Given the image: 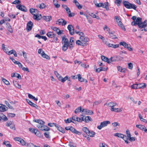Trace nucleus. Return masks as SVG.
<instances>
[{"mask_svg":"<svg viewBox=\"0 0 147 147\" xmlns=\"http://www.w3.org/2000/svg\"><path fill=\"white\" fill-rule=\"evenodd\" d=\"M65 129L67 130H69L71 132L76 134L80 135L81 134V132L77 131L74 128L71 126L66 127H65Z\"/></svg>","mask_w":147,"mask_h":147,"instance_id":"obj_4","label":"nucleus"},{"mask_svg":"<svg viewBox=\"0 0 147 147\" xmlns=\"http://www.w3.org/2000/svg\"><path fill=\"white\" fill-rule=\"evenodd\" d=\"M121 57L120 56L113 57L110 58L111 62L118 61L121 60Z\"/></svg>","mask_w":147,"mask_h":147,"instance_id":"obj_20","label":"nucleus"},{"mask_svg":"<svg viewBox=\"0 0 147 147\" xmlns=\"http://www.w3.org/2000/svg\"><path fill=\"white\" fill-rule=\"evenodd\" d=\"M30 13H33L34 12L37 13L36 14H34L33 18L34 20L39 21L42 18L41 14L39 13V11L37 9L31 8L30 9Z\"/></svg>","mask_w":147,"mask_h":147,"instance_id":"obj_2","label":"nucleus"},{"mask_svg":"<svg viewBox=\"0 0 147 147\" xmlns=\"http://www.w3.org/2000/svg\"><path fill=\"white\" fill-rule=\"evenodd\" d=\"M3 144L5 145L7 147H11V145L10 144L9 142L8 141H4Z\"/></svg>","mask_w":147,"mask_h":147,"instance_id":"obj_45","label":"nucleus"},{"mask_svg":"<svg viewBox=\"0 0 147 147\" xmlns=\"http://www.w3.org/2000/svg\"><path fill=\"white\" fill-rule=\"evenodd\" d=\"M77 76L79 80L81 82H87V80L83 78H82L80 74H78L77 75Z\"/></svg>","mask_w":147,"mask_h":147,"instance_id":"obj_35","label":"nucleus"},{"mask_svg":"<svg viewBox=\"0 0 147 147\" xmlns=\"http://www.w3.org/2000/svg\"><path fill=\"white\" fill-rule=\"evenodd\" d=\"M27 146H28V147H35L36 145H34L32 143H30L28 144Z\"/></svg>","mask_w":147,"mask_h":147,"instance_id":"obj_64","label":"nucleus"},{"mask_svg":"<svg viewBox=\"0 0 147 147\" xmlns=\"http://www.w3.org/2000/svg\"><path fill=\"white\" fill-rule=\"evenodd\" d=\"M65 6L66 7L65 8V9L66 10L68 17H74L75 16V13L73 12L71 13L70 9L66 5H65Z\"/></svg>","mask_w":147,"mask_h":147,"instance_id":"obj_11","label":"nucleus"},{"mask_svg":"<svg viewBox=\"0 0 147 147\" xmlns=\"http://www.w3.org/2000/svg\"><path fill=\"white\" fill-rule=\"evenodd\" d=\"M46 35L49 38L51 39L50 40L51 42H57L58 40L57 37L56 36L55 34L53 32H49L47 33Z\"/></svg>","mask_w":147,"mask_h":147,"instance_id":"obj_3","label":"nucleus"},{"mask_svg":"<svg viewBox=\"0 0 147 147\" xmlns=\"http://www.w3.org/2000/svg\"><path fill=\"white\" fill-rule=\"evenodd\" d=\"M114 135L115 136H117L122 138H124L125 136V137H126V136L118 133L115 134Z\"/></svg>","mask_w":147,"mask_h":147,"instance_id":"obj_36","label":"nucleus"},{"mask_svg":"<svg viewBox=\"0 0 147 147\" xmlns=\"http://www.w3.org/2000/svg\"><path fill=\"white\" fill-rule=\"evenodd\" d=\"M26 100L29 105L33 107H34L36 109H38V106L36 104L33 103L30 100L28 99H26Z\"/></svg>","mask_w":147,"mask_h":147,"instance_id":"obj_22","label":"nucleus"},{"mask_svg":"<svg viewBox=\"0 0 147 147\" xmlns=\"http://www.w3.org/2000/svg\"><path fill=\"white\" fill-rule=\"evenodd\" d=\"M138 88L143 89L146 87V84L144 83L138 84Z\"/></svg>","mask_w":147,"mask_h":147,"instance_id":"obj_32","label":"nucleus"},{"mask_svg":"<svg viewBox=\"0 0 147 147\" xmlns=\"http://www.w3.org/2000/svg\"><path fill=\"white\" fill-rule=\"evenodd\" d=\"M29 131L32 133H34L38 136H40L41 134L40 131L38 130L37 129L32 128H30L29 129Z\"/></svg>","mask_w":147,"mask_h":147,"instance_id":"obj_10","label":"nucleus"},{"mask_svg":"<svg viewBox=\"0 0 147 147\" xmlns=\"http://www.w3.org/2000/svg\"><path fill=\"white\" fill-rule=\"evenodd\" d=\"M57 24L59 25H64V20L63 19H59L56 22Z\"/></svg>","mask_w":147,"mask_h":147,"instance_id":"obj_29","label":"nucleus"},{"mask_svg":"<svg viewBox=\"0 0 147 147\" xmlns=\"http://www.w3.org/2000/svg\"><path fill=\"white\" fill-rule=\"evenodd\" d=\"M11 122H7V123L6 124V126H10V128H11L12 129H15V127L14 126L12 127H11V125H12V124H11Z\"/></svg>","mask_w":147,"mask_h":147,"instance_id":"obj_53","label":"nucleus"},{"mask_svg":"<svg viewBox=\"0 0 147 147\" xmlns=\"http://www.w3.org/2000/svg\"><path fill=\"white\" fill-rule=\"evenodd\" d=\"M53 3L55 7L57 8H59L60 7V5L59 4L57 0H53Z\"/></svg>","mask_w":147,"mask_h":147,"instance_id":"obj_39","label":"nucleus"},{"mask_svg":"<svg viewBox=\"0 0 147 147\" xmlns=\"http://www.w3.org/2000/svg\"><path fill=\"white\" fill-rule=\"evenodd\" d=\"M66 80H67L69 81V82L68 84L69 85H70L71 84L70 82V78H68L67 76H66L65 77V81Z\"/></svg>","mask_w":147,"mask_h":147,"instance_id":"obj_60","label":"nucleus"},{"mask_svg":"<svg viewBox=\"0 0 147 147\" xmlns=\"http://www.w3.org/2000/svg\"><path fill=\"white\" fill-rule=\"evenodd\" d=\"M110 123V122L109 121H106L102 122L100 123V125L97 127V128L99 129H101L102 127H105L108 124Z\"/></svg>","mask_w":147,"mask_h":147,"instance_id":"obj_9","label":"nucleus"},{"mask_svg":"<svg viewBox=\"0 0 147 147\" xmlns=\"http://www.w3.org/2000/svg\"><path fill=\"white\" fill-rule=\"evenodd\" d=\"M43 19L47 21H49L52 20V17L51 16H44Z\"/></svg>","mask_w":147,"mask_h":147,"instance_id":"obj_42","label":"nucleus"},{"mask_svg":"<svg viewBox=\"0 0 147 147\" xmlns=\"http://www.w3.org/2000/svg\"><path fill=\"white\" fill-rule=\"evenodd\" d=\"M82 110L81 107H79L77 109H76L75 111L74 112L76 114L78 113L79 112L82 111Z\"/></svg>","mask_w":147,"mask_h":147,"instance_id":"obj_52","label":"nucleus"},{"mask_svg":"<svg viewBox=\"0 0 147 147\" xmlns=\"http://www.w3.org/2000/svg\"><path fill=\"white\" fill-rule=\"evenodd\" d=\"M107 69V68H106L105 67H100L98 68V69H97L96 70V72H99L102 71H106Z\"/></svg>","mask_w":147,"mask_h":147,"instance_id":"obj_40","label":"nucleus"},{"mask_svg":"<svg viewBox=\"0 0 147 147\" xmlns=\"http://www.w3.org/2000/svg\"><path fill=\"white\" fill-rule=\"evenodd\" d=\"M2 49L3 50V51L6 53H7L8 51V49L5 47V45L4 44H3L2 45Z\"/></svg>","mask_w":147,"mask_h":147,"instance_id":"obj_47","label":"nucleus"},{"mask_svg":"<svg viewBox=\"0 0 147 147\" xmlns=\"http://www.w3.org/2000/svg\"><path fill=\"white\" fill-rule=\"evenodd\" d=\"M74 45L69 42L68 43V44H67V45H66L65 48V51L67 49L68 47L69 48V49L71 50L74 47Z\"/></svg>","mask_w":147,"mask_h":147,"instance_id":"obj_31","label":"nucleus"},{"mask_svg":"<svg viewBox=\"0 0 147 147\" xmlns=\"http://www.w3.org/2000/svg\"><path fill=\"white\" fill-rule=\"evenodd\" d=\"M76 43L78 45H80L83 47H84L85 45H86V43L85 42H83L81 40H77L76 41Z\"/></svg>","mask_w":147,"mask_h":147,"instance_id":"obj_26","label":"nucleus"},{"mask_svg":"<svg viewBox=\"0 0 147 147\" xmlns=\"http://www.w3.org/2000/svg\"><path fill=\"white\" fill-rule=\"evenodd\" d=\"M117 68L118 70L121 72L125 73L126 71V68H122V67L120 66H118L117 67Z\"/></svg>","mask_w":147,"mask_h":147,"instance_id":"obj_33","label":"nucleus"},{"mask_svg":"<svg viewBox=\"0 0 147 147\" xmlns=\"http://www.w3.org/2000/svg\"><path fill=\"white\" fill-rule=\"evenodd\" d=\"M82 112H83L84 113L87 115H92L93 113V112L90 110H88L86 109H83L82 111Z\"/></svg>","mask_w":147,"mask_h":147,"instance_id":"obj_19","label":"nucleus"},{"mask_svg":"<svg viewBox=\"0 0 147 147\" xmlns=\"http://www.w3.org/2000/svg\"><path fill=\"white\" fill-rule=\"evenodd\" d=\"M8 119L6 116L3 113L0 114V122L7 121Z\"/></svg>","mask_w":147,"mask_h":147,"instance_id":"obj_18","label":"nucleus"},{"mask_svg":"<svg viewBox=\"0 0 147 147\" xmlns=\"http://www.w3.org/2000/svg\"><path fill=\"white\" fill-rule=\"evenodd\" d=\"M95 134V133L94 131H89V132H88V134L87 135L90 137H94Z\"/></svg>","mask_w":147,"mask_h":147,"instance_id":"obj_41","label":"nucleus"},{"mask_svg":"<svg viewBox=\"0 0 147 147\" xmlns=\"http://www.w3.org/2000/svg\"><path fill=\"white\" fill-rule=\"evenodd\" d=\"M45 136L48 139L50 138L51 136L49 135V132H45L44 134Z\"/></svg>","mask_w":147,"mask_h":147,"instance_id":"obj_54","label":"nucleus"},{"mask_svg":"<svg viewBox=\"0 0 147 147\" xmlns=\"http://www.w3.org/2000/svg\"><path fill=\"white\" fill-rule=\"evenodd\" d=\"M108 3V2H106L104 3H102V6L101 7H102L103 8H105L107 10H108L109 9Z\"/></svg>","mask_w":147,"mask_h":147,"instance_id":"obj_34","label":"nucleus"},{"mask_svg":"<svg viewBox=\"0 0 147 147\" xmlns=\"http://www.w3.org/2000/svg\"><path fill=\"white\" fill-rule=\"evenodd\" d=\"M37 127L41 130L48 131L49 130V128L48 127L44 125L43 124H38Z\"/></svg>","mask_w":147,"mask_h":147,"instance_id":"obj_6","label":"nucleus"},{"mask_svg":"<svg viewBox=\"0 0 147 147\" xmlns=\"http://www.w3.org/2000/svg\"><path fill=\"white\" fill-rule=\"evenodd\" d=\"M80 39L83 42H88L89 40V39L87 37L85 36L84 35L83 36H80Z\"/></svg>","mask_w":147,"mask_h":147,"instance_id":"obj_21","label":"nucleus"},{"mask_svg":"<svg viewBox=\"0 0 147 147\" xmlns=\"http://www.w3.org/2000/svg\"><path fill=\"white\" fill-rule=\"evenodd\" d=\"M131 3L128 1H123V4L124 6L127 8L128 9H130V5Z\"/></svg>","mask_w":147,"mask_h":147,"instance_id":"obj_17","label":"nucleus"},{"mask_svg":"<svg viewBox=\"0 0 147 147\" xmlns=\"http://www.w3.org/2000/svg\"><path fill=\"white\" fill-rule=\"evenodd\" d=\"M102 60L105 62H107L108 63H111L110 59H108L107 57L104 56L102 55L101 57Z\"/></svg>","mask_w":147,"mask_h":147,"instance_id":"obj_23","label":"nucleus"},{"mask_svg":"<svg viewBox=\"0 0 147 147\" xmlns=\"http://www.w3.org/2000/svg\"><path fill=\"white\" fill-rule=\"evenodd\" d=\"M136 126L137 127L142 130L144 131L145 128H146V127L144 126L140 125H136Z\"/></svg>","mask_w":147,"mask_h":147,"instance_id":"obj_43","label":"nucleus"},{"mask_svg":"<svg viewBox=\"0 0 147 147\" xmlns=\"http://www.w3.org/2000/svg\"><path fill=\"white\" fill-rule=\"evenodd\" d=\"M109 37L110 38H111L112 39H117V38L116 36L115 35H111V34L110 35H109Z\"/></svg>","mask_w":147,"mask_h":147,"instance_id":"obj_58","label":"nucleus"},{"mask_svg":"<svg viewBox=\"0 0 147 147\" xmlns=\"http://www.w3.org/2000/svg\"><path fill=\"white\" fill-rule=\"evenodd\" d=\"M13 83L15 86L16 87V88H18V89H20L21 88V86L19 84L18 82L16 81H13Z\"/></svg>","mask_w":147,"mask_h":147,"instance_id":"obj_37","label":"nucleus"},{"mask_svg":"<svg viewBox=\"0 0 147 147\" xmlns=\"http://www.w3.org/2000/svg\"><path fill=\"white\" fill-rule=\"evenodd\" d=\"M38 53L39 54H40L42 57L43 58L48 60L50 59V57L48 55L45 53L44 51L41 49H40L38 50Z\"/></svg>","mask_w":147,"mask_h":147,"instance_id":"obj_5","label":"nucleus"},{"mask_svg":"<svg viewBox=\"0 0 147 147\" xmlns=\"http://www.w3.org/2000/svg\"><path fill=\"white\" fill-rule=\"evenodd\" d=\"M33 121L34 122L39 123V124H44V122L43 121L39 119H35L33 120Z\"/></svg>","mask_w":147,"mask_h":147,"instance_id":"obj_50","label":"nucleus"},{"mask_svg":"<svg viewBox=\"0 0 147 147\" xmlns=\"http://www.w3.org/2000/svg\"><path fill=\"white\" fill-rule=\"evenodd\" d=\"M7 107L5 105L0 104V111L3 112L6 111L7 110Z\"/></svg>","mask_w":147,"mask_h":147,"instance_id":"obj_28","label":"nucleus"},{"mask_svg":"<svg viewBox=\"0 0 147 147\" xmlns=\"http://www.w3.org/2000/svg\"><path fill=\"white\" fill-rule=\"evenodd\" d=\"M36 7L38 8L41 9L45 8L47 7V5L44 3H41L40 4L37 5Z\"/></svg>","mask_w":147,"mask_h":147,"instance_id":"obj_27","label":"nucleus"},{"mask_svg":"<svg viewBox=\"0 0 147 147\" xmlns=\"http://www.w3.org/2000/svg\"><path fill=\"white\" fill-rule=\"evenodd\" d=\"M11 77H16L19 79H21L22 78L21 75L19 74L13 73L11 74Z\"/></svg>","mask_w":147,"mask_h":147,"instance_id":"obj_24","label":"nucleus"},{"mask_svg":"<svg viewBox=\"0 0 147 147\" xmlns=\"http://www.w3.org/2000/svg\"><path fill=\"white\" fill-rule=\"evenodd\" d=\"M119 44L123 46L124 48L127 49L129 51H133V49L131 47L130 44H128L125 42H121Z\"/></svg>","mask_w":147,"mask_h":147,"instance_id":"obj_7","label":"nucleus"},{"mask_svg":"<svg viewBox=\"0 0 147 147\" xmlns=\"http://www.w3.org/2000/svg\"><path fill=\"white\" fill-rule=\"evenodd\" d=\"M16 8L19 10L24 11L26 12L27 11V9L24 6L21 4H19L16 6Z\"/></svg>","mask_w":147,"mask_h":147,"instance_id":"obj_13","label":"nucleus"},{"mask_svg":"<svg viewBox=\"0 0 147 147\" xmlns=\"http://www.w3.org/2000/svg\"><path fill=\"white\" fill-rule=\"evenodd\" d=\"M121 2L122 1L121 0H115V3L118 6H119L120 5Z\"/></svg>","mask_w":147,"mask_h":147,"instance_id":"obj_62","label":"nucleus"},{"mask_svg":"<svg viewBox=\"0 0 147 147\" xmlns=\"http://www.w3.org/2000/svg\"><path fill=\"white\" fill-rule=\"evenodd\" d=\"M117 22V24L124 31L125 30V28L124 27V26L123 25L122 22L120 21H119L118 20H116Z\"/></svg>","mask_w":147,"mask_h":147,"instance_id":"obj_30","label":"nucleus"},{"mask_svg":"<svg viewBox=\"0 0 147 147\" xmlns=\"http://www.w3.org/2000/svg\"><path fill=\"white\" fill-rule=\"evenodd\" d=\"M67 28L69 31L70 34L71 35H73L75 32L74 27L71 25H69L67 26Z\"/></svg>","mask_w":147,"mask_h":147,"instance_id":"obj_14","label":"nucleus"},{"mask_svg":"<svg viewBox=\"0 0 147 147\" xmlns=\"http://www.w3.org/2000/svg\"><path fill=\"white\" fill-rule=\"evenodd\" d=\"M2 81L6 85H9L10 84L9 82L7 80L5 79L4 78H2Z\"/></svg>","mask_w":147,"mask_h":147,"instance_id":"obj_48","label":"nucleus"},{"mask_svg":"<svg viewBox=\"0 0 147 147\" xmlns=\"http://www.w3.org/2000/svg\"><path fill=\"white\" fill-rule=\"evenodd\" d=\"M138 84H134L131 85V89H137L138 88Z\"/></svg>","mask_w":147,"mask_h":147,"instance_id":"obj_55","label":"nucleus"},{"mask_svg":"<svg viewBox=\"0 0 147 147\" xmlns=\"http://www.w3.org/2000/svg\"><path fill=\"white\" fill-rule=\"evenodd\" d=\"M15 140L19 142L23 146H27L28 143H27L23 139L19 137H16L14 138Z\"/></svg>","mask_w":147,"mask_h":147,"instance_id":"obj_8","label":"nucleus"},{"mask_svg":"<svg viewBox=\"0 0 147 147\" xmlns=\"http://www.w3.org/2000/svg\"><path fill=\"white\" fill-rule=\"evenodd\" d=\"M72 119L75 121H77V119H78V117L76 115H75L72 117Z\"/></svg>","mask_w":147,"mask_h":147,"instance_id":"obj_61","label":"nucleus"},{"mask_svg":"<svg viewBox=\"0 0 147 147\" xmlns=\"http://www.w3.org/2000/svg\"><path fill=\"white\" fill-rule=\"evenodd\" d=\"M131 19L134 21H135L139 28L142 29L146 27L147 25V20H146L144 22H142V18L140 17H137L136 16H133Z\"/></svg>","mask_w":147,"mask_h":147,"instance_id":"obj_1","label":"nucleus"},{"mask_svg":"<svg viewBox=\"0 0 147 147\" xmlns=\"http://www.w3.org/2000/svg\"><path fill=\"white\" fill-rule=\"evenodd\" d=\"M83 131L85 133L87 134H88V132H89V130L86 127H84L82 128Z\"/></svg>","mask_w":147,"mask_h":147,"instance_id":"obj_51","label":"nucleus"},{"mask_svg":"<svg viewBox=\"0 0 147 147\" xmlns=\"http://www.w3.org/2000/svg\"><path fill=\"white\" fill-rule=\"evenodd\" d=\"M137 7V6L135 4L131 3V5H130V9H134L136 10Z\"/></svg>","mask_w":147,"mask_h":147,"instance_id":"obj_56","label":"nucleus"},{"mask_svg":"<svg viewBox=\"0 0 147 147\" xmlns=\"http://www.w3.org/2000/svg\"><path fill=\"white\" fill-rule=\"evenodd\" d=\"M73 2L75 3L76 5L79 9H82V6L80 5L79 3L76 0H74Z\"/></svg>","mask_w":147,"mask_h":147,"instance_id":"obj_44","label":"nucleus"},{"mask_svg":"<svg viewBox=\"0 0 147 147\" xmlns=\"http://www.w3.org/2000/svg\"><path fill=\"white\" fill-rule=\"evenodd\" d=\"M54 73L60 81L63 82H64V78H63L62 76H61L60 75L57 71H55Z\"/></svg>","mask_w":147,"mask_h":147,"instance_id":"obj_15","label":"nucleus"},{"mask_svg":"<svg viewBox=\"0 0 147 147\" xmlns=\"http://www.w3.org/2000/svg\"><path fill=\"white\" fill-rule=\"evenodd\" d=\"M101 100L96 101L94 102L93 104V106H94L95 105H98L99 104L101 103Z\"/></svg>","mask_w":147,"mask_h":147,"instance_id":"obj_59","label":"nucleus"},{"mask_svg":"<svg viewBox=\"0 0 147 147\" xmlns=\"http://www.w3.org/2000/svg\"><path fill=\"white\" fill-rule=\"evenodd\" d=\"M51 28L53 31H55L58 35L61 34L63 33V30H60L59 28L57 27H51Z\"/></svg>","mask_w":147,"mask_h":147,"instance_id":"obj_16","label":"nucleus"},{"mask_svg":"<svg viewBox=\"0 0 147 147\" xmlns=\"http://www.w3.org/2000/svg\"><path fill=\"white\" fill-rule=\"evenodd\" d=\"M13 4H18L21 3V1L19 0H15L12 3Z\"/></svg>","mask_w":147,"mask_h":147,"instance_id":"obj_57","label":"nucleus"},{"mask_svg":"<svg viewBox=\"0 0 147 147\" xmlns=\"http://www.w3.org/2000/svg\"><path fill=\"white\" fill-rule=\"evenodd\" d=\"M106 104H107L110 107H114V106H116L117 105V104L116 103L114 102H109L108 103V104L106 103ZM105 105L106 104H105Z\"/></svg>","mask_w":147,"mask_h":147,"instance_id":"obj_49","label":"nucleus"},{"mask_svg":"<svg viewBox=\"0 0 147 147\" xmlns=\"http://www.w3.org/2000/svg\"><path fill=\"white\" fill-rule=\"evenodd\" d=\"M123 110V108H121L120 109L119 108H115V112H120L121 111Z\"/></svg>","mask_w":147,"mask_h":147,"instance_id":"obj_63","label":"nucleus"},{"mask_svg":"<svg viewBox=\"0 0 147 147\" xmlns=\"http://www.w3.org/2000/svg\"><path fill=\"white\" fill-rule=\"evenodd\" d=\"M84 120L85 121V122L86 123L88 122L89 121H92V120L91 117L89 116L86 117L84 119Z\"/></svg>","mask_w":147,"mask_h":147,"instance_id":"obj_46","label":"nucleus"},{"mask_svg":"<svg viewBox=\"0 0 147 147\" xmlns=\"http://www.w3.org/2000/svg\"><path fill=\"white\" fill-rule=\"evenodd\" d=\"M33 26V23L31 21H29L27 24L26 27V29L27 31L28 32L30 31L32 28Z\"/></svg>","mask_w":147,"mask_h":147,"instance_id":"obj_12","label":"nucleus"},{"mask_svg":"<svg viewBox=\"0 0 147 147\" xmlns=\"http://www.w3.org/2000/svg\"><path fill=\"white\" fill-rule=\"evenodd\" d=\"M7 54L9 55L13 54L15 57H17L16 52L14 50H12L9 51H8Z\"/></svg>","mask_w":147,"mask_h":147,"instance_id":"obj_25","label":"nucleus"},{"mask_svg":"<svg viewBox=\"0 0 147 147\" xmlns=\"http://www.w3.org/2000/svg\"><path fill=\"white\" fill-rule=\"evenodd\" d=\"M107 45L109 47H113L115 49L118 48L119 46V45L118 44L115 45L110 43L108 44Z\"/></svg>","mask_w":147,"mask_h":147,"instance_id":"obj_38","label":"nucleus"}]
</instances>
